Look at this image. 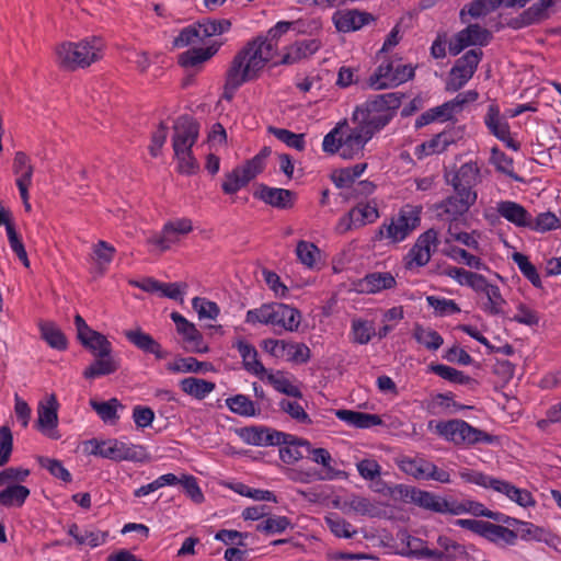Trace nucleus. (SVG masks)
Returning <instances> with one entry per match:
<instances>
[{
	"label": "nucleus",
	"mask_w": 561,
	"mask_h": 561,
	"mask_svg": "<svg viewBox=\"0 0 561 561\" xmlns=\"http://www.w3.org/2000/svg\"><path fill=\"white\" fill-rule=\"evenodd\" d=\"M403 98L400 92L371 95L355 106L351 122L374 138L397 116Z\"/></svg>",
	"instance_id": "nucleus-1"
},
{
	"label": "nucleus",
	"mask_w": 561,
	"mask_h": 561,
	"mask_svg": "<svg viewBox=\"0 0 561 561\" xmlns=\"http://www.w3.org/2000/svg\"><path fill=\"white\" fill-rule=\"evenodd\" d=\"M267 53L262 44L247 42L234 55L226 72L222 99L231 101L244 84L255 81L266 66Z\"/></svg>",
	"instance_id": "nucleus-2"
},
{
	"label": "nucleus",
	"mask_w": 561,
	"mask_h": 561,
	"mask_svg": "<svg viewBox=\"0 0 561 561\" xmlns=\"http://www.w3.org/2000/svg\"><path fill=\"white\" fill-rule=\"evenodd\" d=\"M104 43L101 37L90 36L80 42H65L56 48L58 64L66 70L89 67L103 56Z\"/></svg>",
	"instance_id": "nucleus-3"
},
{
	"label": "nucleus",
	"mask_w": 561,
	"mask_h": 561,
	"mask_svg": "<svg viewBox=\"0 0 561 561\" xmlns=\"http://www.w3.org/2000/svg\"><path fill=\"white\" fill-rule=\"evenodd\" d=\"M89 444L92 446L91 455L115 462H147L150 460V455L142 445L126 443L116 438L105 440L92 438L89 440Z\"/></svg>",
	"instance_id": "nucleus-4"
},
{
	"label": "nucleus",
	"mask_w": 561,
	"mask_h": 561,
	"mask_svg": "<svg viewBox=\"0 0 561 561\" xmlns=\"http://www.w3.org/2000/svg\"><path fill=\"white\" fill-rule=\"evenodd\" d=\"M435 431L437 435L443 437L445 440L457 446L477 444L491 445L496 440L494 435L477 428L460 419L436 422Z\"/></svg>",
	"instance_id": "nucleus-5"
},
{
	"label": "nucleus",
	"mask_w": 561,
	"mask_h": 561,
	"mask_svg": "<svg viewBox=\"0 0 561 561\" xmlns=\"http://www.w3.org/2000/svg\"><path fill=\"white\" fill-rule=\"evenodd\" d=\"M422 209L421 205L407 204L402 206L396 218H392L389 224L383 222L379 227L375 239L386 238L392 243L404 241L420 226Z\"/></svg>",
	"instance_id": "nucleus-6"
},
{
	"label": "nucleus",
	"mask_w": 561,
	"mask_h": 561,
	"mask_svg": "<svg viewBox=\"0 0 561 561\" xmlns=\"http://www.w3.org/2000/svg\"><path fill=\"white\" fill-rule=\"evenodd\" d=\"M476 202L477 199L468 194L455 192L443 201L434 204L433 210L437 220L447 222L448 225H458L465 221L467 213Z\"/></svg>",
	"instance_id": "nucleus-7"
},
{
	"label": "nucleus",
	"mask_w": 561,
	"mask_h": 561,
	"mask_svg": "<svg viewBox=\"0 0 561 561\" xmlns=\"http://www.w3.org/2000/svg\"><path fill=\"white\" fill-rule=\"evenodd\" d=\"M454 524L463 529H468L497 546H514L517 540L516 531L490 522L459 518L456 519Z\"/></svg>",
	"instance_id": "nucleus-8"
},
{
	"label": "nucleus",
	"mask_w": 561,
	"mask_h": 561,
	"mask_svg": "<svg viewBox=\"0 0 561 561\" xmlns=\"http://www.w3.org/2000/svg\"><path fill=\"white\" fill-rule=\"evenodd\" d=\"M75 325L79 342L95 357H103L113 352V345L108 339L104 334L92 330L78 313L75 316Z\"/></svg>",
	"instance_id": "nucleus-9"
},
{
	"label": "nucleus",
	"mask_w": 561,
	"mask_h": 561,
	"mask_svg": "<svg viewBox=\"0 0 561 561\" xmlns=\"http://www.w3.org/2000/svg\"><path fill=\"white\" fill-rule=\"evenodd\" d=\"M199 123L191 115L179 116L173 125L172 147L174 153L190 150L199 136Z\"/></svg>",
	"instance_id": "nucleus-10"
},
{
	"label": "nucleus",
	"mask_w": 561,
	"mask_h": 561,
	"mask_svg": "<svg viewBox=\"0 0 561 561\" xmlns=\"http://www.w3.org/2000/svg\"><path fill=\"white\" fill-rule=\"evenodd\" d=\"M243 443L251 446H276L288 438V434L265 425H250L238 431Z\"/></svg>",
	"instance_id": "nucleus-11"
},
{
	"label": "nucleus",
	"mask_w": 561,
	"mask_h": 561,
	"mask_svg": "<svg viewBox=\"0 0 561 561\" xmlns=\"http://www.w3.org/2000/svg\"><path fill=\"white\" fill-rule=\"evenodd\" d=\"M490 134L502 141L507 148L518 151L520 144L511 137L510 125L505 118L501 116L500 106L492 103L488 106L486 114L483 118Z\"/></svg>",
	"instance_id": "nucleus-12"
},
{
	"label": "nucleus",
	"mask_w": 561,
	"mask_h": 561,
	"mask_svg": "<svg viewBox=\"0 0 561 561\" xmlns=\"http://www.w3.org/2000/svg\"><path fill=\"white\" fill-rule=\"evenodd\" d=\"M193 230V222L190 218L182 217L167 221L160 233L148 239V243L164 252L176 241L173 234H188Z\"/></svg>",
	"instance_id": "nucleus-13"
},
{
	"label": "nucleus",
	"mask_w": 561,
	"mask_h": 561,
	"mask_svg": "<svg viewBox=\"0 0 561 561\" xmlns=\"http://www.w3.org/2000/svg\"><path fill=\"white\" fill-rule=\"evenodd\" d=\"M343 127L347 130L342 134V152L341 158L351 160L364 156L365 146L373 139L357 125L350 127L346 121L343 122Z\"/></svg>",
	"instance_id": "nucleus-14"
},
{
	"label": "nucleus",
	"mask_w": 561,
	"mask_h": 561,
	"mask_svg": "<svg viewBox=\"0 0 561 561\" xmlns=\"http://www.w3.org/2000/svg\"><path fill=\"white\" fill-rule=\"evenodd\" d=\"M436 542L440 549L425 551L423 557L431 559V561H457L458 559L470 561L471 557L466 547L450 537L440 535Z\"/></svg>",
	"instance_id": "nucleus-15"
},
{
	"label": "nucleus",
	"mask_w": 561,
	"mask_h": 561,
	"mask_svg": "<svg viewBox=\"0 0 561 561\" xmlns=\"http://www.w3.org/2000/svg\"><path fill=\"white\" fill-rule=\"evenodd\" d=\"M301 321V314L298 309L282 302H271L270 325L275 331H297Z\"/></svg>",
	"instance_id": "nucleus-16"
},
{
	"label": "nucleus",
	"mask_w": 561,
	"mask_h": 561,
	"mask_svg": "<svg viewBox=\"0 0 561 561\" xmlns=\"http://www.w3.org/2000/svg\"><path fill=\"white\" fill-rule=\"evenodd\" d=\"M126 340L146 355H153L157 360L165 359L170 352L142 329L127 330L124 332Z\"/></svg>",
	"instance_id": "nucleus-17"
},
{
	"label": "nucleus",
	"mask_w": 561,
	"mask_h": 561,
	"mask_svg": "<svg viewBox=\"0 0 561 561\" xmlns=\"http://www.w3.org/2000/svg\"><path fill=\"white\" fill-rule=\"evenodd\" d=\"M253 196L277 209L293 208L297 198L296 193L290 190L271 187L266 184H260Z\"/></svg>",
	"instance_id": "nucleus-18"
},
{
	"label": "nucleus",
	"mask_w": 561,
	"mask_h": 561,
	"mask_svg": "<svg viewBox=\"0 0 561 561\" xmlns=\"http://www.w3.org/2000/svg\"><path fill=\"white\" fill-rule=\"evenodd\" d=\"M332 21L339 32L350 33L374 22L375 18L371 13L348 9L336 11L332 16Z\"/></svg>",
	"instance_id": "nucleus-19"
},
{
	"label": "nucleus",
	"mask_w": 561,
	"mask_h": 561,
	"mask_svg": "<svg viewBox=\"0 0 561 561\" xmlns=\"http://www.w3.org/2000/svg\"><path fill=\"white\" fill-rule=\"evenodd\" d=\"M479 175L480 169L477 162L469 161L461 164L450 181L454 192H461L477 199L478 194L473 188L478 183Z\"/></svg>",
	"instance_id": "nucleus-20"
},
{
	"label": "nucleus",
	"mask_w": 561,
	"mask_h": 561,
	"mask_svg": "<svg viewBox=\"0 0 561 561\" xmlns=\"http://www.w3.org/2000/svg\"><path fill=\"white\" fill-rule=\"evenodd\" d=\"M58 408L59 403L54 393H51L46 402H39L37 408V430L50 438L57 439L59 435L50 433L58 425Z\"/></svg>",
	"instance_id": "nucleus-21"
},
{
	"label": "nucleus",
	"mask_w": 561,
	"mask_h": 561,
	"mask_svg": "<svg viewBox=\"0 0 561 561\" xmlns=\"http://www.w3.org/2000/svg\"><path fill=\"white\" fill-rule=\"evenodd\" d=\"M557 0H540L524 10L518 16L510 22L514 30L524 28L537 24L549 18V9L556 4Z\"/></svg>",
	"instance_id": "nucleus-22"
},
{
	"label": "nucleus",
	"mask_w": 561,
	"mask_h": 561,
	"mask_svg": "<svg viewBox=\"0 0 561 561\" xmlns=\"http://www.w3.org/2000/svg\"><path fill=\"white\" fill-rule=\"evenodd\" d=\"M397 489L403 499H409L410 502L424 510L439 513L442 496L430 491L404 484H399Z\"/></svg>",
	"instance_id": "nucleus-23"
},
{
	"label": "nucleus",
	"mask_w": 561,
	"mask_h": 561,
	"mask_svg": "<svg viewBox=\"0 0 561 561\" xmlns=\"http://www.w3.org/2000/svg\"><path fill=\"white\" fill-rule=\"evenodd\" d=\"M171 319L176 325L178 333L182 335L185 343L192 346L193 352L204 353L207 351V346L203 345V335L194 323L176 311L171 313Z\"/></svg>",
	"instance_id": "nucleus-24"
},
{
	"label": "nucleus",
	"mask_w": 561,
	"mask_h": 561,
	"mask_svg": "<svg viewBox=\"0 0 561 561\" xmlns=\"http://www.w3.org/2000/svg\"><path fill=\"white\" fill-rule=\"evenodd\" d=\"M257 175L245 163L237 165L225 174L221 190L226 195H233L245 187Z\"/></svg>",
	"instance_id": "nucleus-25"
},
{
	"label": "nucleus",
	"mask_w": 561,
	"mask_h": 561,
	"mask_svg": "<svg viewBox=\"0 0 561 561\" xmlns=\"http://www.w3.org/2000/svg\"><path fill=\"white\" fill-rule=\"evenodd\" d=\"M499 216L518 228L529 226L530 213L519 203L514 201H500L496 203Z\"/></svg>",
	"instance_id": "nucleus-26"
},
{
	"label": "nucleus",
	"mask_w": 561,
	"mask_h": 561,
	"mask_svg": "<svg viewBox=\"0 0 561 561\" xmlns=\"http://www.w3.org/2000/svg\"><path fill=\"white\" fill-rule=\"evenodd\" d=\"M234 347L242 358L243 368L248 373L263 378V376L266 374V368L261 363V360H259L256 348L243 339L238 340L234 344Z\"/></svg>",
	"instance_id": "nucleus-27"
},
{
	"label": "nucleus",
	"mask_w": 561,
	"mask_h": 561,
	"mask_svg": "<svg viewBox=\"0 0 561 561\" xmlns=\"http://www.w3.org/2000/svg\"><path fill=\"white\" fill-rule=\"evenodd\" d=\"M222 42H214L207 47H193L179 56V65L184 68H193L210 59L217 54Z\"/></svg>",
	"instance_id": "nucleus-28"
},
{
	"label": "nucleus",
	"mask_w": 561,
	"mask_h": 561,
	"mask_svg": "<svg viewBox=\"0 0 561 561\" xmlns=\"http://www.w3.org/2000/svg\"><path fill=\"white\" fill-rule=\"evenodd\" d=\"M321 45V41L317 38L296 41L290 46V50L282 57L279 64L291 65L302 58H308L316 54Z\"/></svg>",
	"instance_id": "nucleus-29"
},
{
	"label": "nucleus",
	"mask_w": 561,
	"mask_h": 561,
	"mask_svg": "<svg viewBox=\"0 0 561 561\" xmlns=\"http://www.w3.org/2000/svg\"><path fill=\"white\" fill-rule=\"evenodd\" d=\"M12 172L16 175L15 184L20 187H31L33 184L34 165L24 151L14 153Z\"/></svg>",
	"instance_id": "nucleus-30"
},
{
	"label": "nucleus",
	"mask_w": 561,
	"mask_h": 561,
	"mask_svg": "<svg viewBox=\"0 0 561 561\" xmlns=\"http://www.w3.org/2000/svg\"><path fill=\"white\" fill-rule=\"evenodd\" d=\"M290 25L291 24H289V21H279L267 31V34L265 36L257 35L249 41L256 42V44H262V48L267 53L266 65L271 62L274 58L278 38L290 30Z\"/></svg>",
	"instance_id": "nucleus-31"
},
{
	"label": "nucleus",
	"mask_w": 561,
	"mask_h": 561,
	"mask_svg": "<svg viewBox=\"0 0 561 561\" xmlns=\"http://www.w3.org/2000/svg\"><path fill=\"white\" fill-rule=\"evenodd\" d=\"M494 483V491L506 495L511 501L515 502L519 506L530 507L536 505V500L528 490L517 488L511 482L501 479H497Z\"/></svg>",
	"instance_id": "nucleus-32"
},
{
	"label": "nucleus",
	"mask_w": 561,
	"mask_h": 561,
	"mask_svg": "<svg viewBox=\"0 0 561 561\" xmlns=\"http://www.w3.org/2000/svg\"><path fill=\"white\" fill-rule=\"evenodd\" d=\"M396 285L397 280L390 272H373L367 274L360 282L362 291L368 294L392 289Z\"/></svg>",
	"instance_id": "nucleus-33"
},
{
	"label": "nucleus",
	"mask_w": 561,
	"mask_h": 561,
	"mask_svg": "<svg viewBox=\"0 0 561 561\" xmlns=\"http://www.w3.org/2000/svg\"><path fill=\"white\" fill-rule=\"evenodd\" d=\"M288 438L284 439L279 446V458L284 463L293 465L304 458V453L299 449H310V443L307 439L297 438L288 434Z\"/></svg>",
	"instance_id": "nucleus-34"
},
{
	"label": "nucleus",
	"mask_w": 561,
	"mask_h": 561,
	"mask_svg": "<svg viewBox=\"0 0 561 561\" xmlns=\"http://www.w3.org/2000/svg\"><path fill=\"white\" fill-rule=\"evenodd\" d=\"M119 368V360L114 358L112 353L95 359L83 370L82 375L88 380L112 375Z\"/></svg>",
	"instance_id": "nucleus-35"
},
{
	"label": "nucleus",
	"mask_w": 561,
	"mask_h": 561,
	"mask_svg": "<svg viewBox=\"0 0 561 561\" xmlns=\"http://www.w3.org/2000/svg\"><path fill=\"white\" fill-rule=\"evenodd\" d=\"M179 386L184 393L197 400L205 399L216 388L215 382L196 377L183 378Z\"/></svg>",
	"instance_id": "nucleus-36"
},
{
	"label": "nucleus",
	"mask_w": 561,
	"mask_h": 561,
	"mask_svg": "<svg viewBox=\"0 0 561 561\" xmlns=\"http://www.w3.org/2000/svg\"><path fill=\"white\" fill-rule=\"evenodd\" d=\"M165 368L173 374H197L211 370L213 365L208 362H199L195 357H179L174 362L168 363Z\"/></svg>",
	"instance_id": "nucleus-37"
},
{
	"label": "nucleus",
	"mask_w": 561,
	"mask_h": 561,
	"mask_svg": "<svg viewBox=\"0 0 561 561\" xmlns=\"http://www.w3.org/2000/svg\"><path fill=\"white\" fill-rule=\"evenodd\" d=\"M30 489L25 485L13 483L0 491V505L4 507H22L30 496Z\"/></svg>",
	"instance_id": "nucleus-38"
},
{
	"label": "nucleus",
	"mask_w": 561,
	"mask_h": 561,
	"mask_svg": "<svg viewBox=\"0 0 561 561\" xmlns=\"http://www.w3.org/2000/svg\"><path fill=\"white\" fill-rule=\"evenodd\" d=\"M394 62L391 60L381 62L369 77L367 85L373 90H382L396 87V84H390L392 77H394Z\"/></svg>",
	"instance_id": "nucleus-39"
},
{
	"label": "nucleus",
	"mask_w": 561,
	"mask_h": 561,
	"mask_svg": "<svg viewBox=\"0 0 561 561\" xmlns=\"http://www.w3.org/2000/svg\"><path fill=\"white\" fill-rule=\"evenodd\" d=\"M227 408L234 414L243 417H252L260 414L256 403L245 394H234L226 399Z\"/></svg>",
	"instance_id": "nucleus-40"
},
{
	"label": "nucleus",
	"mask_w": 561,
	"mask_h": 561,
	"mask_svg": "<svg viewBox=\"0 0 561 561\" xmlns=\"http://www.w3.org/2000/svg\"><path fill=\"white\" fill-rule=\"evenodd\" d=\"M41 337L49 347L64 352L68 348V340L65 333L54 323L44 322L39 324Z\"/></svg>",
	"instance_id": "nucleus-41"
},
{
	"label": "nucleus",
	"mask_w": 561,
	"mask_h": 561,
	"mask_svg": "<svg viewBox=\"0 0 561 561\" xmlns=\"http://www.w3.org/2000/svg\"><path fill=\"white\" fill-rule=\"evenodd\" d=\"M350 210L358 228L375 222L380 216L375 201L358 202Z\"/></svg>",
	"instance_id": "nucleus-42"
},
{
	"label": "nucleus",
	"mask_w": 561,
	"mask_h": 561,
	"mask_svg": "<svg viewBox=\"0 0 561 561\" xmlns=\"http://www.w3.org/2000/svg\"><path fill=\"white\" fill-rule=\"evenodd\" d=\"M513 262L517 265L522 275L537 289H542V280L537 267L530 262L529 257L520 252L512 254Z\"/></svg>",
	"instance_id": "nucleus-43"
},
{
	"label": "nucleus",
	"mask_w": 561,
	"mask_h": 561,
	"mask_svg": "<svg viewBox=\"0 0 561 561\" xmlns=\"http://www.w3.org/2000/svg\"><path fill=\"white\" fill-rule=\"evenodd\" d=\"M266 379L277 392L296 399L302 398L300 388L294 385L284 371L277 370L275 373H270L267 374Z\"/></svg>",
	"instance_id": "nucleus-44"
},
{
	"label": "nucleus",
	"mask_w": 561,
	"mask_h": 561,
	"mask_svg": "<svg viewBox=\"0 0 561 561\" xmlns=\"http://www.w3.org/2000/svg\"><path fill=\"white\" fill-rule=\"evenodd\" d=\"M367 169V163H357L353 167L343 168L331 174V180L339 188H346L358 179Z\"/></svg>",
	"instance_id": "nucleus-45"
},
{
	"label": "nucleus",
	"mask_w": 561,
	"mask_h": 561,
	"mask_svg": "<svg viewBox=\"0 0 561 561\" xmlns=\"http://www.w3.org/2000/svg\"><path fill=\"white\" fill-rule=\"evenodd\" d=\"M298 261L308 268H316L320 260V249L312 242L300 240L296 245Z\"/></svg>",
	"instance_id": "nucleus-46"
},
{
	"label": "nucleus",
	"mask_w": 561,
	"mask_h": 561,
	"mask_svg": "<svg viewBox=\"0 0 561 561\" xmlns=\"http://www.w3.org/2000/svg\"><path fill=\"white\" fill-rule=\"evenodd\" d=\"M500 5H504L503 0H473L461 9L460 18L463 20L466 13L473 19L482 18L496 10Z\"/></svg>",
	"instance_id": "nucleus-47"
},
{
	"label": "nucleus",
	"mask_w": 561,
	"mask_h": 561,
	"mask_svg": "<svg viewBox=\"0 0 561 561\" xmlns=\"http://www.w3.org/2000/svg\"><path fill=\"white\" fill-rule=\"evenodd\" d=\"M413 337L419 344L430 351H437L444 343L443 336L437 331L431 328H424L421 324H415Z\"/></svg>",
	"instance_id": "nucleus-48"
},
{
	"label": "nucleus",
	"mask_w": 561,
	"mask_h": 561,
	"mask_svg": "<svg viewBox=\"0 0 561 561\" xmlns=\"http://www.w3.org/2000/svg\"><path fill=\"white\" fill-rule=\"evenodd\" d=\"M306 453L310 456L311 460L316 463H319L324 469V474L319 477L322 480H333L335 479L340 471L335 470L332 466V457L331 454L325 448H312L306 449Z\"/></svg>",
	"instance_id": "nucleus-49"
},
{
	"label": "nucleus",
	"mask_w": 561,
	"mask_h": 561,
	"mask_svg": "<svg viewBox=\"0 0 561 561\" xmlns=\"http://www.w3.org/2000/svg\"><path fill=\"white\" fill-rule=\"evenodd\" d=\"M427 465H430V461L424 458L402 457L398 461L399 469L416 480L426 479Z\"/></svg>",
	"instance_id": "nucleus-50"
},
{
	"label": "nucleus",
	"mask_w": 561,
	"mask_h": 561,
	"mask_svg": "<svg viewBox=\"0 0 561 561\" xmlns=\"http://www.w3.org/2000/svg\"><path fill=\"white\" fill-rule=\"evenodd\" d=\"M267 131L289 148L298 151H302L306 148L305 134H296L289 129L274 126H270Z\"/></svg>",
	"instance_id": "nucleus-51"
},
{
	"label": "nucleus",
	"mask_w": 561,
	"mask_h": 561,
	"mask_svg": "<svg viewBox=\"0 0 561 561\" xmlns=\"http://www.w3.org/2000/svg\"><path fill=\"white\" fill-rule=\"evenodd\" d=\"M352 341L359 345L368 344L376 335L374 322L368 320L355 319L351 327Z\"/></svg>",
	"instance_id": "nucleus-52"
},
{
	"label": "nucleus",
	"mask_w": 561,
	"mask_h": 561,
	"mask_svg": "<svg viewBox=\"0 0 561 561\" xmlns=\"http://www.w3.org/2000/svg\"><path fill=\"white\" fill-rule=\"evenodd\" d=\"M445 255L449 259L463 263L465 265L476 268L483 270L485 268V264L481 260V257L469 253L467 250L459 248L457 245H450L447 250H445Z\"/></svg>",
	"instance_id": "nucleus-53"
},
{
	"label": "nucleus",
	"mask_w": 561,
	"mask_h": 561,
	"mask_svg": "<svg viewBox=\"0 0 561 561\" xmlns=\"http://www.w3.org/2000/svg\"><path fill=\"white\" fill-rule=\"evenodd\" d=\"M558 227L559 218L551 211H543L538 214L536 217L530 215L529 226L526 228L535 232L545 233L554 230Z\"/></svg>",
	"instance_id": "nucleus-54"
},
{
	"label": "nucleus",
	"mask_w": 561,
	"mask_h": 561,
	"mask_svg": "<svg viewBox=\"0 0 561 561\" xmlns=\"http://www.w3.org/2000/svg\"><path fill=\"white\" fill-rule=\"evenodd\" d=\"M203 39L221 35L230 31L231 22L228 19H203L198 21Z\"/></svg>",
	"instance_id": "nucleus-55"
},
{
	"label": "nucleus",
	"mask_w": 561,
	"mask_h": 561,
	"mask_svg": "<svg viewBox=\"0 0 561 561\" xmlns=\"http://www.w3.org/2000/svg\"><path fill=\"white\" fill-rule=\"evenodd\" d=\"M325 524L330 531L337 538H352L356 530L353 525L339 514L333 513L325 517Z\"/></svg>",
	"instance_id": "nucleus-56"
},
{
	"label": "nucleus",
	"mask_w": 561,
	"mask_h": 561,
	"mask_svg": "<svg viewBox=\"0 0 561 561\" xmlns=\"http://www.w3.org/2000/svg\"><path fill=\"white\" fill-rule=\"evenodd\" d=\"M460 34L468 42V46H486L492 38L491 32L479 24H469Z\"/></svg>",
	"instance_id": "nucleus-57"
},
{
	"label": "nucleus",
	"mask_w": 561,
	"mask_h": 561,
	"mask_svg": "<svg viewBox=\"0 0 561 561\" xmlns=\"http://www.w3.org/2000/svg\"><path fill=\"white\" fill-rule=\"evenodd\" d=\"M91 407L104 423H114L118 420L117 408L122 404L118 399L112 398L102 402L91 401Z\"/></svg>",
	"instance_id": "nucleus-58"
},
{
	"label": "nucleus",
	"mask_w": 561,
	"mask_h": 561,
	"mask_svg": "<svg viewBox=\"0 0 561 561\" xmlns=\"http://www.w3.org/2000/svg\"><path fill=\"white\" fill-rule=\"evenodd\" d=\"M426 301L427 305L434 309L435 314L438 317L451 316L461 311L460 307L455 300L445 297L427 296Z\"/></svg>",
	"instance_id": "nucleus-59"
},
{
	"label": "nucleus",
	"mask_w": 561,
	"mask_h": 561,
	"mask_svg": "<svg viewBox=\"0 0 561 561\" xmlns=\"http://www.w3.org/2000/svg\"><path fill=\"white\" fill-rule=\"evenodd\" d=\"M484 295L488 301L482 307L483 311L491 316L502 314L503 306L506 305V300L503 298L500 287L493 284Z\"/></svg>",
	"instance_id": "nucleus-60"
},
{
	"label": "nucleus",
	"mask_w": 561,
	"mask_h": 561,
	"mask_svg": "<svg viewBox=\"0 0 561 561\" xmlns=\"http://www.w3.org/2000/svg\"><path fill=\"white\" fill-rule=\"evenodd\" d=\"M116 249L106 241L100 240L93 247L94 260L101 272H105L114 260Z\"/></svg>",
	"instance_id": "nucleus-61"
},
{
	"label": "nucleus",
	"mask_w": 561,
	"mask_h": 561,
	"mask_svg": "<svg viewBox=\"0 0 561 561\" xmlns=\"http://www.w3.org/2000/svg\"><path fill=\"white\" fill-rule=\"evenodd\" d=\"M473 75L474 72L470 71L468 67L456 61L450 70V79L447 83V89L450 91L460 90L473 77Z\"/></svg>",
	"instance_id": "nucleus-62"
},
{
	"label": "nucleus",
	"mask_w": 561,
	"mask_h": 561,
	"mask_svg": "<svg viewBox=\"0 0 561 561\" xmlns=\"http://www.w3.org/2000/svg\"><path fill=\"white\" fill-rule=\"evenodd\" d=\"M198 41H204L198 22L181 30L173 39V47L183 48Z\"/></svg>",
	"instance_id": "nucleus-63"
},
{
	"label": "nucleus",
	"mask_w": 561,
	"mask_h": 561,
	"mask_svg": "<svg viewBox=\"0 0 561 561\" xmlns=\"http://www.w3.org/2000/svg\"><path fill=\"white\" fill-rule=\"evenodd\" d=\"M284 356L295 364H306L311 357V352L305 343L287 342Z\"/></svg>",
	"instance_id": "nucleus-64"
}]
</instances>
